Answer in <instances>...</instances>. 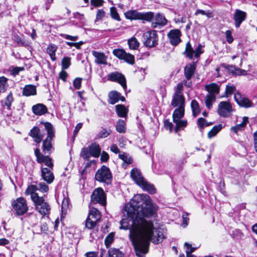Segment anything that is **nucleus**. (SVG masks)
<instances>
[{"instance_id": "f257e3e1", "label": "nucleus", "mask_w": 257, "mask_h": 257, "mask_svg": "<svg viewBox=\"0 0 257 257\" xmlns=\"http://www.w3.org/2000/svg\"><path fill=\"white\" fill-rule=\"evenodd\" d=\"M157 209L150 197L143 194L134 196L124 207L120 229L130 230L129 238L139 257H143L148 252L150 241L159 243L165 237L152 221L145 218L153 216Z\"/></svg>"}, {"instance_id": "f03ea898", "label": "nucleus", "mask_w": 257, "mask_h": 257, "mask_svg": "<svg viewBox=\"0 0 257 257\" xmlns=\"http://www.w3.org/2000/svg\"><path fill=\"white\" fill-rule=\"evenodd\" d=\"M131 176L135 183L144 190L151 194L156 192V189L154 185L149 183L145 180L140 171L138 169L135 168L131 171Z\"/></svg>"}, {"instance_id": "7ed1b4c3", "label": "nucleus", "mask_w": 257, "mask_h": 257, "mask_svg": "<svg viewBox=\"0 0 257 257\" xmlns=\"http://www.w3.org/2000/svg\"><path fill=\"white\" fill-rule=\"evenodd\" d=\"M45 130L47 132V137L43 142L42 151L45 154H51L54 148L52 144V139L54 137V132L52 125L49 122L44 124Z\"/></svg>"}, {"instance_id": "20e7f679", "label": "nucleus", "mask_w": 257, "mask_h": 257, "mask_svg": "<svg viewBox=\"0 0 257 257\" xmlns=\"http://www.w3.org/2000/svg\"><path fill=\"white\" fill-rule=\"evenodd\" d=\"M100 219L101 214L99 211L95 208H91L86 220L85 227L89 229L93 228Z\"/></svg>"}, {"instance_id": "39448f33", "label": "nucleus", "mask_w": 257, "mask_h": 257, "mask_svg": "<svg viewBox=\"0 0 257 257\" xmlns=\"http://www.w3.org/2000/svg\"><path fill=\"white\" fill-rule=\"evenodd\" d=\"M112 178V174L109 169L105 166H103L98 169L95 174V179L97 181L106 184L111 183Z\"/></svg>"}, {"instance_id": "423d86ee", "label": "nucleus", "mask_w": 257, "mask_h": 257, "mask_svg": "<svg viewBox=\"0 0 257 257\" xmlns=\"http://www.w3.org/2000/svg\"><path fill=\"white\" fill-rule=\"evenodd\" d=\"M12 206L18 215H22L28 210V206L26 199L23 197H20L14 200Z\"/></svg>"}, {"instance_id": "0eeeda50", "label": "nucleus", "mask_w": 257, "mask_h": 257, "mask_svg": "<svg viewBox=\"0 0 257 257\" xmlns=\"http://www.w3.org/2000/svg\"><path fill=\"white\" fill-rule=\"evenodd\" d=\"M144 44L148 47H153L158 44V38L155 30L147 31L144 33Z\"/></svg>"}, {"instance_id": "6e6552de", "label": "nucleus", "mask_w": 257, "mask_h": 257, "mask_svg": "<svg viewBox=\"0 0 257 257\" xmlns=\"http://www.w3.org/2000/svg\"><path fill=\"white\" fill-rule=\"evenodd\" d=\"M37 210L42 215H46L50 213L51 209L49 204L45 202L43 197L37 198L33 201Z\"/></svg>"}, {"instance_id": "1a4fd4ad", "label": "nucleus", "mask_w": 257, "mask_h": 257, "mask_svg": "<svg viewBox=\"0 0 257 257\" xmlns=\"http://www.w3.org/2000/svg\"><path fill=\"white\" fill-rule=\"evenodd\" d=\"M232 111V105L229 101H223L219 103L217 112L220 116L228 117L231 115Z\"/></svg>"}, {"instance_id": "9d476101", "label": "nucleus", "mask_w": 257, "mask_h": 257, "mask_svg": "<svg viewBox=\"0 0 257 257\" xmlns=\"http://www.w3.org/2000/svg\"><path fill=\"white\" fill-rule=\"evenodd\" d=\"M91 202L99 203L104 206L106 204V197L103 189L101 188L95 189L92 193L91 197Z\"/></svg>"}, {"instance_id": "9b49d317", "label": "nucleus", "mask_w": 257, "mask_h": 257, "mask_svg": "<svg viewBox=\"0 0 257 257\" xmlns=\"http://www.w3.org/2000/svg\"><path fill=\"white\" fill-rule=\"evenodd\" d=\"M112 53L119 59L124 60L126 62L130 64H133L135 63L134 56L130 53H127L123 49H114L113 50Z\"/></svg>"}, {"instance_id": "f8f14e48", "label": "nucleus", "mask_w": 257, "mask_h": 257, "mask_svg": "<svg viewBox=\"0 0 257 257\" xmlns=\"http://www.w3.org/2000/svg\"><path fill=\"white\" fill-rule=\"evenodd\" d=\"M35 155L36 157V160L38 163L40 164L44 163L46 166L51 169H52L53 164L52 162L51 158H50L48 155L45 156L42 154L39 148H37L35 150Z\"/></svg>"}, {"instance_id": "ddd939ff", "label": "nucleus", "mask_w": 257, "mask_h": 257, "mask_svg": "<svg viewBox=\"0 0 257 257\" xmlns=\"http://www.w3.org/2000/svg\"><path fill=\"white\" fill-rule=\"evenodd\" d=\"M108 79L111 81L118 82L124 90L126 88L125 78L124 76L120 73L114 72L110 73L108 76Z\"/></svg>"}, {"instance_id": "4468645a", "label": "nucleus", "mask_w": 257, "mask_h": 257, "mask_svg": "<svg viewBox=\"0 0 257 257\" xmlns=\"http://www.w3.org/2000/svg\"><path fill=\"white\" fill-rule=\"evenodd\" d=\"M181 32L178 29L171 30L168 34L170 43L174 46L177 45L180 42Z\"/></svg>"}, {"instance_id": "2eb2a0df", "label": "nucleus", "mask_w": 257, "mask_h": 257, "mask_svg": "<svg viewBox=\"0 0 257 257\" xmlns=\"http://www.w3.org/2000/svg\"><path fill=\"white\" fill-rule=\"evenodd\" d=\"M185 99L183 94L175 93L171 101V105L174 107H185Z\"/></svg>"}, {"instance_id": "dca6fc26", "label": "nucleus", "mask_w": 257, "mask_h": 257, "mask_svg": "<svg viewBox=\"0 0 257 257\" xmlns=\"http://www.w3.org/2000/svg\"><path fill=\"white\" fill-rule=\"evenodd\" d=\"M234 98L237 103L241 107H249L252 106V102L247 98L242 97L239 92H235Z\"/></svg>"}, {"instance_id": "f3484780", "label": "nucleus", "mask_w": 257, "mask_h": 257, "mask_svg": "<svg viewBox=\"0 0 257 257\" xmlns=\"http://www.w3.org/2000/svg\"><path fill=\"white\" fill-rule=\"evenodd\" d=\"M109 103L114 104L120 100L121 101H125V98L121 96L120 93L116 91H112L108 94Z\"/></svg>"}, {"instance_id": "a211bd4d", "label": "nucleus", "mask_w": 257, "mask_h": 257, "mask_svg": "<svg viewBox=\"0 0 257 257\" xmlns=\"http://www.w3.org/2000/svg\"><path fill=\"white\" fill-rule=\"evenodd\" d=\"M29 135L34 139V141L37 143H40L44 134L40 132V130L38 127H34L30 131Z\"/></svg>"}, {"instance_id": "6ab92c4d", "label": "nucleus", "mask_w": 257, "mask_h": 257, "mask_svg": "<svg viewBox=\"0 0 257 257\" xmlns=\"http://www.w3.org/2000/svg\"><path fill=\"white\" fill-rule=\"evenodd\" d=\"M246 13L239 10L235 11L234 15V20L235 21V26L236 28L239 27L241 23L245 19Z\"/></svg>"}, {"instance_id": "aec40b11", "label": "nucleus", "mask_w": 257, "mask_h": 257, "mask_svg": "<svg viewBox=\"0 0 257 257\" xmlns=\"http://www.w3.org/2000/svg\"><path fill=\"white\" fill-rule=\"evenodd\" d=\"M154 21L152 23V27L154 28H157L158 26L160 27L164 26L167 24V22L165 17L159 13L156 15Z\"/></svg>"}, {"instance_id": "412c9836", "label": "nucleus", "mask_w": 257, "mask_h": 257, "mask_svg": "<svg viewBox=\"0 0 257 257\" xmlns=\"http://www.w3.org/2000/svg\"><path fill=\"white\" fill-rule=\"evenodd\" d=\"M92 55L95 57V62L96 64L104 65L107 64V56L103 53L92 51Z\"/></svg>"}, {"instance_id": "4be33fe9", "label": "nucleus", "mask_w": 257, "mask_h": 257, "mask_svg": "<svg viewBox=\"0 0 257 257\" xmlns=\"http://www.w3.org/2000/svg\"><path fill=\"white\" fill-rule=\"evenodd\" d=\"M41 176L48 184L51 183L54 179V175L51 170L47 168H41Z\"/></svg>"}, {"instance_id": "5701e85b", "label": "nucleus", "mask_w": 257, "mask_h": 257, "mask_svg": "<svg viewBox=\"0 0 257 257\" xmlns=\"http://www.w3.org/2000/svg\"><path fill=\"white\" fill-rule=\"evenodd\" d=\"M38 190L37 186L31 185L28 187L25 191L26 195H31V198L33 201H34L37 198L40 197L38 196V194L35 192Z\"/></svg>"}, {"instance_id": "b1692460", "label": "nucleus", "mask_w": 257, "mask_h": 257, "mask_svg": "<svg viewBox=\"0 0 257 257\" xmlns=\"http://www.w3.org/2000/svg\"><path fill=\"white\" fill-rule=\"evenodd\" d=\"M196 69V66L194 64H188L184 68V74L187 80H190Z\"/></svg>"}, {"instance_id": "393cba45", "label": "nucleus", "mask_w": 257, "mask_h": 257, "mask_svg": "<svg viewBox=\"0 0 257 257\" xmlns=\"http://www.w3.org/2000/svg\"><path fill=\"white\" fill-rule=\"evenodd\" d=\"M32 110L35 114L41 115L47 112V108L44 104L39 103L33 106Z\"/></svg>"}, {"instance_id": "a878e982", "label": "nucleus", "mask_w": 257, "mask_h": 257, "mask_svg": "<svg viewBox=\"0 0 257 257\" xmlns=\"http://www.w3.org/2000/svg\"><path fill=\"white\" fill-rule=\"evenodd\" d=\"M205 88L208 92V94H214L216 96L219 94L220 86L215 83H212L205 85Z\"/></svg>"}, {"instance_id": "bb28decb", "label": "nucleus", "mask_w": 257, "mask_h": 257, "mask_svg": "<svg viewBox=\"0 0 257 257\" xmlns=\"http://www.w3.org/2000/svg\"><path fill=\"white\" fill-rule=\"evenodd\" d=\"M248 122V117L244 116L242 118V121L241 123L236 124V125L232 126L230 128L231 131L233 132L235 134H237L238 132L243 130L247 123Z\"/></svg>"}, {"instance_id": "cd10ccee", "label": "nucleus", "mask_w": 257, "mask_h": 257, "mask_svg": "<svg viewBox=\"0 0 257 257\" xmlns=\"http://www.w3.org/2000/svg\"><path fill=\"white\" fill-rule=\"evenodd\" d=\"M115 110L117 115L120 117H126L128 109L122 104H118L115 106Z\"/></svg>"}, {"instance_id": "c85d7f7f", "label": "nucleus", "mask_w": 257, "mask_h": 257, "mask_svg": "<svg viewBox=\"0 0 257 257\" xmlns=\"http://www.w3.org/2000/svg\"><path fill=\"white\" fill-rule=\"evenodd\" d=\"M88 147L92 157L97 158L100 155L101 149L99 145L96 143H93Z\"/></svg>"}, {"instance_id": "c756f323", "label": "nucleus", "mask_w": 257, "mask_h": 257, "mask_svg": "<svg viewBox=\"0 0 257 257\" xmlns=\"http://www.w3.org/2000/svg\"><path fill=\"white\" fill-rule=\"evenodd\" d=\"M23 93L24 95L27 96L35 95L36 94V88L33 85H26L23 88Z\"/></svg>"}, {"instance_id": "7c9ffc66", "label": "nucleus", "mask_w": 257, "mask_h": 257, "mask_svg": "<svg viewBox=\"0 0 257 257\" xmlns=\"http://www.w3.org/2000/svg\"><path fill=\"white\" fill-rule=\"evenodd\" d=\"M185 112V107H177L173 113V120L181 119L184 116Z\"/></svg>"}, {"instance_id": "2f4dec72", "label": "nucleus", "mask_w": 257, "mask_h": 257, "mask_svg": "<svg viewBox=\"0 0 257 257\" xmlns=\"http://www.w3.org/2000/svg\"><path fill=\"white\" fill-rule=\"evenodd\" d=\"M141 13L135 10L128 11L125 13L126 18L130 20H140Z\"/></svg>"}, {"instance_id": "473e14b6", "label": "nucleus", "mask_w": 257, "mask_h": 257, "mask_svg": "<svg viewBox=\"0 0 257 257\" xmlns=\"http://www.w3.org/2000/svg\"><path fill=\"white\" fill-rule=\"evenodd\" d=\"M216 96L214 94H208L205 98V102L206 107L210 109L212 105V103L215 101Z\"/></svg>"}, {"instance_id": "72a5a7b5", "label": "nucleus", "mask_w": 257, "mask_h": 257, "mask_svg": "<svg viewBox=\"0 0 257 257\" xmlns=\"http://www.w3.org/2000/svg\"><path fill=\"white\" fill-rule=\"evenodd\" d=\"M127 43L130 49L132 50H137L140 46V43L135 37L129 39Z\"/></svg>"}, {"instance_id": "f704fd0d", "label": "nucleus", "mask_w": 257, "mask_h": 257, "mask_svg": "<svg viewBox=\"0 0 257 257\" xmlns=\"http://www.w3.org/2000/svg\"><path fill=\"white\" fill-rule=\"evenodd\" d=\"M222 128V125L221 124H219L217 125H215L213 127L208 133L207 137L209 139H211L212 137L215 136L217 133L220 132Z\"/></svg>"}, {"instance_id": "c9c22d12", "label": "nucleus", "mask_w": 257, "mask_h": 257, "mask_svg": "<svg viewBox=\"0 0 257 257\" xmlns=\"http://www.w3.org/2000/svg\"><path fill=\"white\" fill-rule=\"evenodd\" d=\"M173 122L176 124L175 132L177 133L180 128H184L187 126V121L186 120H181V119H177V120H173Z\"/></svg>"}, {"instance_id": "e433bc0d", "label": "nucleus", "mask_w": 257, "mask_h": 257, "mask_svg": "<svg viewBox=\"0 0 257 257\" xmlns=\"http://www.w3.org/2000/svg\"><path fill=\"white\" fill-rule=\"evenodd\" d=\"M57 47L54 44H52L49 46L47 49V52L50 56L51 59L53 61L56 59L55 52L57 51Z\"/></svg>"}, {"instance_id": "4c0bfd02", "label": "nucleus", "mask_w": 257, "mask_h": 257, "mask_svg": "<svg viewBox=\"0 0 257 257\" xmlns=\"http://www.w3.org/2000/svg\"><path fill=\"white\" fill-rule=\"evenodd\" d=\"M8 86V79L4 76L0 77V92H5Z\"/></svg>"}, {"instance_id": "58836bf2", "label": "nucleus", "mask_w": 257, "mask_h": 257, "mask_svg": "<svg viewBox=\"0 0 257 257\" xmlns=\"http://www.w3.org/2000/svg\"><path fill=\"white\" fill-rule=\"evenodd\" d=\"M193 114L196 116L200 112L199 104L196 100H193L191 103Z\"/></svg>"}, {"instance_id": "ea45409f", "label": "nucleus", "mask_w": 257, "mask_h": 257, "mask_svg": "<svg viewBox=\"0 0 257 257\" xmlns=\"http://www.w3.org/2000/svg\"><path fill=\"white\" fill-rule=\"evenodd\" d=\"M116 131L120 133H124L125 132V123L124 120L119 119L116 125Z\"/></svg>"}, {"instance_id": "a19ab883", "label": "nucleus", "mask_w": 257, "mask_h": 257, "mask_svg": "<svg viewBox=\"0 0 257 257\" xmlns=\"http://www.w3.org/2000/svg\"><path fill=\"white\" fill-rule=\"evenodd\" d=\"M123 254L121 251L117 249H111L108 251V255L107 257H123Z\"/></svg>"}, {"instance_id": "79ce46f5", "label": "nucleus", "mask_w": 257, "mask_h": 257, "mask_svg": "<svg viewBox=\"0 0 257 257\" xmlns=\"http://www.w3.org/2000/svg\"><path fill=\"white\" fill-rule=\"evenodd\" d=\"M154 17V15L152 12L141 13L140 20L151 21Z\"/></svg>"}, {"instance_id": "37998d69", "label": "nucleus", "mask_w": 257, "mask_h": 257, "mask_svg": "<svg viewBox=\"0 0 257 257\" xmlns=\"http://www.w3.org/2000/svg\"><path fill=\"white\" fill-rule=\"evenodd\" d=\"M80 156L85 160H89L90 157L92 156L89 147L83 148L81 151Z\"/></svg>"}, {"instance_id": "c03bdc74", "label": "nucleus", "mask_w": 257, "mask_h": 257, "mask_svg": "<svg viewBox=\"0 0 257 257\" xmlns=\"http://www.w3.org/2000/svg\"><path fill=\"white\" fill-rule=\"evenodd\" d=\"M230 69H229L230 70L233 71H235L234 74L238 75H247V72L243 69H241L238 68H236L234 66H228Z\"/></svg>"}, {"instance_id": "a18cd8bd", "label": "nucleus", "mask_w": 257, "mask_h": 257, "mask_svg": "<svg viewBox=\"0 0 257 257\" xmlns=\"http://www.w3.org/2000/svg\"><path fill=\"white\" fill-rule=\"evenodd\" d=\"M194 51L192 46L189 42H188L186 45L185 52L187 57L190 59H192L194 56Z\"/></svg>"}, {"instance_id": "49530a36", "label": "nucleus", "mask_w": 257, "mask_h": 257, "mask_svg": "<svg viewBox=\"0 0 257 257\" xmlns=\"http://www.w3.org/2000/svg\"><path fill=\"white\" fill-rule=\"evenodd\" d=\"M71 64V58L68 57L63 58L62 60V68L63 70L67 69Z\"/></svg>"}, {"instance_id": "de8ad7c7", "label": "nucleus", "mask_w": 257, "mask_h": 257, "mask_svg": "<svg viewBox=\"0 0 257 257\" xmlns=\"http://www.w3.org/2000/svg\"><path fill=\"white\" fill-rule=\"evenodd\" d=\"M13 100L12 93L10 92L5 99V105L7 107L8 109H10Z\"/></svg>"}, {"instance_id": "09e8293b", "label": "nucleus", "mask_w": 257, "mask_h": 257, "mask_svg": "<svg viewBox=\"0 0 257 257\" xmlns=\"http://www.w3.org/2000/svg\"><path fill=\"white\" fill-rule=\"evenodd\" d=\"M235 91V87L233 85H227L225 89V96L228 97Z\"/></svg>"}, {"instance_id": "8fccbe9b", "label": "nucleus", "mask_w": 257, "mask_h": 257, "mask_svg": "<svg viewBox=\"0 0 257 257\" xmlns=\"http://www.w3.org/2000/svg\"><path fill=\"white\" fill-rule=\"evenodd\" d=\"M110 133L111 131L110 130L103 128L98 133L97 137L99 138H105L107 137L110 134Z\"/></svg>"}, {"instance_id": "3c124183", "label": "nucleus", "mask_w": 257, "mask_h": 257, "mask_svg": "<svg viewBox=\"0 0 257 257\" xmlns=\"http://www.w3.org/2000/svg\"><path fill=\"white\" fill-rule=\"evenodd\" d=\"M119 158L122 160L124 162L127 164H131L133 162V160L128 155L125 153L119 155Z\"/></svg>"}, {"instance_id": "603ef678", "label": "nucleus", "mask_w": 257, "mask_h": 257, "mask_svg": "<svg viewBox=\"0 0 257 257\" xmlns=\"http://www.w3.org/2000/svg\"><path fill=\"white\" fill-rule=\"evenodd\" d=\"M198 124L201 128H203L205 126L211 125L212 123H208L205 118L200 117L198 119Z\"/></svg>"}, {"instance_id": "864d4df0", "label": "nucleus", "mask_w": 257, "mask_h": 257, "mask_svg": "<svg viewBox=\"0 0 257 257\" xmlns=\"http://www.w3.org/2000/svg\"><path fill=\"white\" fill-rule=\"evenodd\" d=\"M110 15H111V17L113 19H114L118 21H120V17L119 16L118 14L117 13V12L116 11V9L115 8L111 7L110 8Z\"/></svg>"}, {"instance_id": "5fc2aeb1", "label": "nucleus", "mask_w": 257, "mask_h": 257, "mask_svg": "<svg viewBox=\"0 0 257 257\" xmlns=\"http://www.w3.org/2000/svg\"><path fill=\"white\" fill-rule=\"evenodd\" d=\"M114 233H110L105 239V245L108 247L113 241L114 238Z\"/></svg>"}, {"instance_id": "6e6d98bb", "label": "nucleus", "mask_w": 257, "mask_h": 257, "mask_svg": "<svg viewBox=\"0 0 257 257\" xmlns=\"http://www.w3.org/2000/svg\"><path fill=\"white\" fill-rule=\"evenodd\" d=\"M38 190H39L41 192H47L49 190L48 186L46 185L44 183L41 182L38 184Z\"/></svg>"}, {"instance_id": "4d7b16f0", "label": "nucleus", "mask_w": 257, "mask_h": 257, "mask_svg": "<svg viewBox=\"0 0 257 257\" xmlns=\"http://www.w3.org/2000/svg\"><path fill=\"white\" fill-rule=\"evenodd\" d=\"M184 245L186 246V254H192V253L196 249L195 247H192L191 245L187 242H185Z\"/></svg>"}, {"instance_id": "13d9d810", "label": "nucleus", "mask_w": 257, "mask_h": 257, "mask_svg": "<svg viewBox=\"0 0 257 257\" xmlns=\"http://www.w3.org/2000/svg\"><path fill=\"white\" fill-rule=\"evenodd\" d=\"M195 14H201L202 15H206L208 18H211L212 17L211 12H210V11L205 12L202 10H197L196 11Z\"/></svg>"}, {"instance_id": "bf43d9fd", "label": "nucleus", "mask_w": 257, "mask_h": 257, "mask_svg": "<svg viewBox=\"0 0 257 257\" xmlns=\"http://www.w3.org/2000/svg\"><path fill=\"white\" fill-rule=\"evenodd\" d=\"M105 17V12L102 10H98L96 14L95 21L101 20Z\"/></svg>"}, {"instance_id": "052dcab7", "label": "nucleus", "mask_w": 257, "mask_h": 257, "mask_svg": "<svg viewBox=\"0 0 257 257\" xmlns=\"http://www.w3.org/2000/svg\"><path fill=\"white\" fill-rule=\"evenodd\" d=\"M203 52V51L202 50V46L201 45H199L195 50L194 51V56L195 57L198 58Z\"/></svg>"}, {"instance_id": "680f3d73", "label": "nucleus", "mask_w": 257, "mask_h": 257, "mask_svg": "<svg viewBox=\"0 0 257 257\" xmlns=\"http://www.w3.org/2000/svg\"><path fill=\"white\" fill-rule=\"evenodd\" d=\"M81 78H76L73 81V86L76 89H79L81 87Z\"/></svg>"}, {"instance_id": "e2e57ef3", "label": "nucleus", "mask_w": 257, "mask_h": 257, "mask_svg": "<svg viewBox=\"0 0 257 257\" xmlns=\"http://www.w3.org/2000/svg\"><path fill=\"white\" fill-rule=\"evenodd\" d=\"M226 39L228 43H231L233 41V38L231 35V32L230 30H227L225 32Z\"/></svg>"}, {"instance_id": "0e129e2a", "label": "nucleus", "mask_w": 257, "mask_h": 257, "mask_svg": "<svg viewBox=\"0 0 257 257\" xmlns=\"http://www.w3.org/2000/svg\"><path fill=\"white\" fill-rule=\"evenodd\" d=\"M91 5L94 6L95 7H100L102 5L103 3V0H91L90 1Z\"/></svg>"}, {"instance_id": "69168bd1", "label": "nucleus", "mask_w": 257, "mask_h": 257, "mask_svg": "<svg viewBox=\"0 0 257 257\" xmlns=\"http://www.w3.org/2000/svg\"><path fill=\"white\" fill-rule=\"evenodd\" d=\"M164 125L166 129L170 130V132H172L173 124L172 122H170L168 120H165L164 121Z\"/></svg>"}, {"instance_id": "338daca9", "label": "nucleus", "mask_w": 257, "mask_h": 257, "mask_svg": "<svg viewBox=\"0 0 257 257\" xmlns=\"http://www.w3.org/2000/svg\"><path fill=\"white\" fill-rule=\"evenodd\" d=\"M24 70V68L23 67H15L13 69L12 71V74L13 75L16 76L18 75L21 71H23Z\"/></svg>"}, {"instance_id": "774afa93", "label": "nucleus", "mask_w": 257, "mask_h": 257, "mask_svg": "<svg viewBox=\"0 0 257 257\" xmlns=\"http://www.w3.org/2000/svg\"><path fill=\"white\" fill-rule=\"evenodd\" d=\"M109 159V155L108 154L106 153L105 152H104L103 151L102 154H101V158H100V160L102 162H106Z\"/></svg>"}]
</instances>
